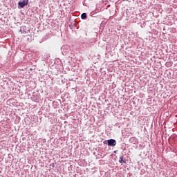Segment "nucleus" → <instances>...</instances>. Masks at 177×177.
Here are the masks:
<instances>
[{
    "label": "nucleus",
    "mask_w": 177,
    "mask_h": 177,
    "mask_svg": "<svg viewBox=\"0 0 177 177\" xmlns=\"http://www.w3.org/2000/svg\"><path fill=\"white\" fill-rule=\"evenodd\" d=\"M18 5L20 8H24V6H27L28 5V0H23L22 1H19Z\"/></svg>",
    "instance_id": "nucleus-1"
},
{
    "label": "nucleus",
    "mask_w": 177,
    "mask_h": 177,
    "mask_svg": "<svg viewBox=\"0 0 177 177\" xmlns=\"http://www.w3.org/2000/svg\"><path fill=\"white\" fill-rule=\"evenodd\" d=\"M108 146H112V147H114L115 145H117V142L114 139H110L107 140Z\"/></svg>",
    "instance_id": "nucleus-2"
},
{
    "label": "nucleus",
    "mask_w": 177,
    "mask_h": 177,
    "mask_svg": "<svg viewBox=\"0 0 177 177\" xmlns=\"http://www.w3.org/2000/svg\"><path fill=\"white\" fill-rule=\"evenodd\" d=\"M119 162L120 164L125 163V161L124 160V157L121 156L119 160Z\"/></svg>",
    "instance_id": "nucleus-3"
},
{
    "label": "nucleus",
    "mask_w": 177,
    "mask_h": 177,
    "mask_svg": "<svg viewBox=\"0 0 177 177\" xmlns=\"http://www.w3.org/2000/svg\"><path fill=\"white\" fill-rule=\"evenodd\" d=\"M81 17L82 20H85V19H86V13L82 14Z\"/></svg>",
    "instance_id": "nucleus-4"
}]
</instances>
